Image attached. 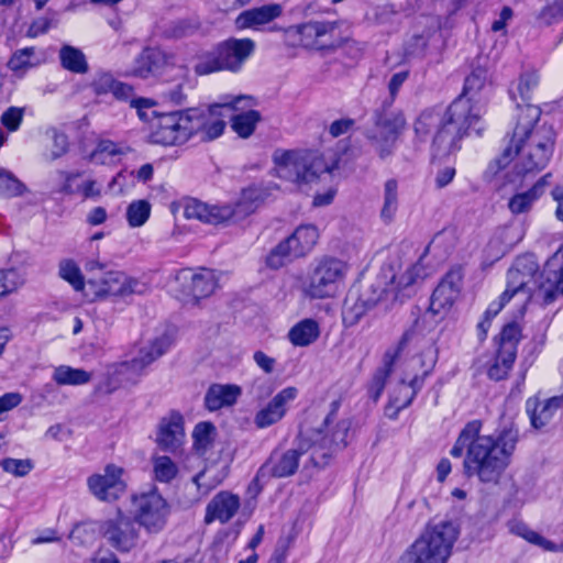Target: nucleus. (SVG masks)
Returning a JSON list of instances; mask_svg holds the SVG:
<instances>
[{
  "mask_svg": "<svg viewBox=\"0 0 563 563\" xmlns=\"http://www.w3.org/2000/svg\"><path fill=\"white\" fill-rule=\"evenodd\" d=\"M241 507L240 497L231 492L222 490L208 503L205 514V523L213 521L225 523L230 521Z\"/></svg>",
  "mask_w": 563,
  "mask_h": 563,
  "instance_id": "obj_26",
  "label": "nucleus"
},
{
  "mask_svg": "<svg viewBox=\"0 0 563 563\" xmlns=\"http://www.w3.org/2000/svg\"><path fill=\"white\" fill-rule=\"evenodd\" d=\"M59 58L63 67L76 74H84L88 70V63L84 53L70 45H65L59 51Z\"/></svg>",
  "mask_w": 563,
  "mask_h": 563,
  "instance_id": "obj_43",
  "label": "nucleus"
},
{
  "mask_svg": "<svg viewBox=\"0 0 563 563\" xmlns=\"http://www.w3.org/2000/svg\"><path fill=\"white\" fill-rule=\"evenodd\" d=\"M174 338L172 333H161L141 349L139 357L132 360L130 363L120 364L119 373L126 375L125 382H134V377L147 365L161 357L172 346Z\"/></svg>",
  "mask_w": 563,
  "mask_h": 563,
  "instance_id": "obj_19",
  "label": "nucleus"
},
{
  "mask_svg": "<svg viewBox=\"0 0 563 563\" xmlns=\"http://www.w3.org/2000/svg\"><path fill=\"white\" fill-rule=\"evenodd\" d=\"M406 126V119L401 112H390L380 117L374 128L367 132L372 146L380 158L391 155L398 135Z\"/></svg>",
  "mask_w": 563,
  "mask_h": 563,
  "instance_id": "obj_18",
  "label": "nucleus"
},
{
  "mask_svg": "<svg viewBox=\"0 0 563 563\" xmlns=\"http://www.w3.org/2000/svg\"><path fill=\"white\" fill-rule=\"evenodd\" d=\"M58 274L64 280L69 283L75 290H82L85 292L87 283L84 282L80 268L74 261H62L58 266Z\"/></svg>",
  "mask_w": 563,
  "mask_h": 563,
  "instance_id": "obj_48",
  "label": "nucleus"
},
{
  "mask_svg": "<svg viewBox=\"0 0 563 563\" xmlns=\"http://www.w3.org/2000/svg\"><path fill=\"white\" fill-rule=\"evenodd\" d=\"M241 393L238 385H213L207 391L205 402L209 410L216 411L234 405Z\"/></svg>",
  "mask_w": 563,
  "mask_h": 563,
  "instance_id": "obj_34",
  "label": "nucleus"
},
{
  "mask_svg": "<svg viewBox=\"0 0 563 563\" xmlns=\"http://www.w3.org/2000/svg\"><path fill=\"white\" fill-rule=\"evenodd\" d=\"M350 266L346 262L324 257L318 261L308 274L303 292L311 299H331L341 295Z\"/></svg>",
  "mask_w": 563,
  "mask_h": 563,
  "instance_id": "obj_11",
  "label": "nucleus"
},
{
  "mask_svg": "<svg viewBox=\"0 0 563 563\" xmlns=\"http://www.w3.org/2000/svg\"><path fill=\"white\" fill-rule=\"evenodd\" d=\"M43 56L34 47L18 49L10 60L8 67L15 74L22 75L30 68L36 67L43 63Z\"/></svg>",
  "mask_w": 563,
  "mask_h": 563,
  "instance_id": "obj_38",
  "label": "nucleus"
},
{
  "mask_svg": "<svg viewBox=\"0 0 563 563\" xmlns=\"http://www.w3.org/2000/svg\"><path fill=\"white\" fill-rule=\"evenodd\" d=\"M101 192V185L95 179H85L78 185V194L84 198H99Z\"/></svg>",
  "mask_w": 563,
  "mask_h": 563,
  "instance_id": "obj_63",
  "label": "nucleus"
},
{
  "mask_svg": "<svg viewBox=\"0 0 563 563\" xmlns=\"http://www.w3.org/2000/svg\"><path fill=\"white\" fill-rule=\"evenodd\" d=\"M218 280V274L211 269H201L197 273L190 269L183 271L177 276L180 286L178 298L187 305H196L200 299L214 292Z\"/></svg>",
  "mask_w": 563,
  "mask_h": 563,
  "instance_id": "obj_17",
  "label": "nucleus"
},
{
  "mask_svg": "<svg viewBox=\"0 0 563 563\" xmlns=\"http://www.w3.org/2000/svg\"><path fill=\"white\" fill-rule=\"evenodd\" d=\"M539 19L547 24H551L563 19V0H552L543 7Z\"/></svg>",
  "mask_w": 563,
  "mask_h": 563,
  "instance_id": "obj_59",
  "label": "nucleus"
},
{
  "mask_svg": "<svg viewBox=\"0 0 563 563\" xmlns=\"http://www.w3.org/2000/svg\"><path fill=\"white\" fill-rule=\"evenodd\" d=\"M255 104L254 101L253 106L244 110H228V112H236L231 119V126L240 137L247 139L251 136L261 120L260 112L253 109Z\"/></svg>",
  "mask_w": 563,
  "mask_h": 563,
  "instance_id": "obj_36",
  "label": "nucleus"
},
{
  "mask_svg": "<svg viewBox=\"0 0 563 563\" xmlns=\"http://www.w3.org/2000/svg\"><path fill=\"white\" fill-rule=\"evenodd\" d=\"M147 140L165 147L183 146L192 140L187 109L162 112L152 122Z\"/></svg>",
  "mask_w": 563,
  "mask_h": 563,
  "instance_id": "obj_13",
  "label": "nucleus"
},
{
  "mask_svg": "<svg viewBox=\"0 0 563 563\" xmlns=\"http://www.w3.org/2000/svg\"><path fill=\"white\" fill-rule=\"evenodd\" d=\"M163 62V54L156 48H145L134 59L129 74L139 78H150L156 76Z\"/></svg>",
  "mask_w": 563,
  "mask_h": 563,
  "instance_id": "obj_32",
  "label": "nucleus"
},
{
  "mask_svg": "<svg viewBox=\"0 0 563 563\" xmlns=\"http://www.w3.org/2000/svg\"><path fill=\"white\" fill-rule=\"evenodd\" d=\"M130 104L136 110L140 120L148 123L150 125L162 113L155 110L156 101L151 98H133L131 99Z\"/></svg>",
  "mask_w": 563,
  "mask_h": 563,
  "instance_id": "obj_50",
  "label": "nucleus"
},
{
  "mask_svg": "<svg viewBox=\"0 0 563 563\" xmlns=\"http://www.w3.org/2000/svg\"><path fill=\"white\" fill-rule=\"evenodd\" d=\"M295 32L299 35L300 44L307 48H321V38L333 31L332 24L328 22H308L296 26Z\"/></svg>",
  "mask_w": 563,
  "mask_h": 563,
  "instance_id": "obj_35",
  "label": "nucleus"
},
{
  "mask_svg": "<svg viewBox=\"0 0 563 563\" xmlns=\"http://www.w3.org/2000/svg\"><path fill=\"white\" fill-rule=\"evenodd\" d=\"M152 213V205L146 199L132 200L125 209V220L129 228L137 229L144 227Z\"/></svg>",
  "mask_w": 563,
  "mask_h": 563,
  "instance_id": "obj_39",
  "label": "nucleus"
},
{
  "mask_svg": "<svg viewBox=\"0 0 563 563\" xmlns=\"http://www.w3.org/2000/svg\"><path fill=\"white\" fill-rule=\"evenodd\" d=\"M320 334L319 321L313 318H305L289 329L287 340L296 347H306L317 342Z\"/></svg>",
  "mask_w": 563,
  "mask_h": 563,
  "instance_id": "obj_30",
  "label": "nucleus"
},
{
  "mask_svg": "<svg viewBox=\"0 0 563 563\" xmlns=\"http://www.w3.org/2000/svg\"><path fill=\"white\" fill-rule=\"evenodd\" d=\"M23 117L24 108L10 107L1 114L0 121L8 132H15L20 128Z\"/></svg>",
  "mask_w": 563,
  "mask_h": 563,
  "instance_id": "obj_58",
  "label": "nucleus"
},
{
  "mask_svg": "<svg viewBox=\"0 0 563 563\" xmlns=\"http://www.w3.org/2000/svg\"><path fill=\"white\" fill-rule=\"evenodd\" d=\"M460 532V526L455 521L430 522L397 563H448Z\"/></svg>",
  "mask_w": 563,
  "mask_h": 563,
  "instance_id": "obj_5",
  "label": "nucleus"
},
{
  "mask_svg": "<svg viewBox=\"0 0 563 563\" xmlns=\"http://www.w3.org/2000/svg\"><path fill=\"white\" fill-rule=\"evenodd\" d=\"M493 92L486 69L476 68L465 79L463 96L443 112L427 110L415 123L417 135L435 131L432 147L438 156H446L460 148L466 134H481L485 129L486 103Z\"/></svg>",
  "mask_w": 563,
  "mask_h": 563,
  "instance_id": "obj_2",
  "label": "nucleus"
},
{
  "mask_svg": "<svg viewBox=\"0 0 563 563\" xmlns=\"http://www.w3.org/2000/svg\"><path fill=\"white\" fill-rule=\"evenodd\" d=\"M185 440V421L179 412L172 411L159 420L155 442L162 450L174 453L183 446Z\"/></svg>",
  "mask_w": 563,
  "mask_h": 563,
  "instance_id": "obj_22",
  "label": "nucleus"
},
{
  "mask_svg": "<svg viewBox=\"0 0 563 563\" xmlns=\"http://www.w3.org/2000/svg\"><path fill=\"white\" fill-rule=\"evenodd\" d=\"M1 466L4 472L16 476V477H23L27 475L32 468L33 463L29 459H4L1 462Z\"/></svg>",
  "mask_w": 563,
  "mask_h": 563,
  "instance_id": "obj_57",
  "label": "nucleus"
},
{
  "mask_svg": "<svg viewBox=\"0 0 563 563\" xmlns=\"http://www.w3.org/2000/svg\"><path fill=\"white\" fill-rule=\"evenodd\" d=\"M132 507L135 522L146 532L158 533L165 528L170 507L156 488L135 494Z\"/></svg>",
  "mask_w": 563,
  "mask_h": 563,
  "instance_id": "obj_14",
  "label": "nucleus"
},
{
  "mask_svg": "<svg viewBox=\"0 0 563 563\" xmlns=\"http://www.w3.org/2000/svg\"><path fill=\"white\" fill-rule=\"evenodd\" d=\"M284 8L279 3H267L261 7L242 11L234 20V26L239 31H261L266 25L282 16Z\"/></svg>",
  "mask_w": 563,
  "mask_h": 563,
  "instance_id": "obj_25",
  "label": "nucleus"
},
{
  "mask_svg": "<svg viewBox=\"0 0 563 563\" xmlns=\"http://www.w3.org/2000/svg\"><path fill=\"white\" fill-rule=\"evenodd\" d=\"M69 538L78 544H85L92 540L93 529L89 523L76 525L71 530Z\"/></svg>",
  "mask_w": 563,
  "mask_h": 563,
  "instance_id": "obj_60",
  "label": "nucleus"
},
{
  "mask_svg": "<svg viewBox=\"0 0 563 563\" xmlns=\"http://www.w3.org/2000/svg\"><path fill=\"white\" fill-rule=\"evenodd\" d=\"M461 276L459 273H449L434 289L429 311L434 317L443 319L452 309L460 294Z\"/></svg>",
  "mask_w": 563,
  "mask_h": 563,
  "instance_id": "obj_23",
  "label": "nucleus"
},
{
  "mask_svg": "<svg viewBox=\"0 0 563 563\" xmlns=\"http://www.w3.org/2000/svg\"><path fill=\"white\" fill-rule=\"evenodd\" d=\"M79 174L58 172L53 176V181L58 191L65 194H78Z\"/></svg>",
  "mask_w": 563,
  "mask_h": 563,
  "instance_id": "obj_56",
  "label": "nucleus"
},
{
  "mask_svg": "<svg viewBox=\"0 0 563 563\" xmlns=\"http://www.w3.org/2000/svg\"><path fill=\"white\" fill-rule=\"evenodd\" d=\"M153 477L159 483H169L178 475V465L167 455L152 456Z\"/></svg>",
  "mask_w": 563,
  "mask_h": 563,
  "instance_id": "obj_45",
  "label": "nucleus"
},
{
  "mask_svg": "<svg viewBox=\"0 0 563 563\" xmlns=\"http://www.w3.org/2000/svg\"><path fill=\"white\" fill-rule=\"evenodd\" d=\"M254 104L249 95H223L209 104L187 108L191 136L202 142L219 139L227 128L228 110H244Z\"/></svg>",
  "mask_w": 563,
  "mask_h": 563,
  "instance_id": "obj_6",
  "label": "nucleus"
},
{
  "mask_svg": "<svg viewBox=\"0 0 563 563\" xmlns=\"http://www.w3.org/2000/svg\"><path fill=\"white\" fill-rule=\"evenodd\" d=\"M427 276L428 269L422 258L415 263L384 266L372 284V291H380V296L386 299V306H388L409 292L415 285L422 282Z\"/></svg>",
  "mask_w": 563,
  "mask_h": 563,
  "instance_id": "obj_12",
  "label": "nucleus"
},
{
  "mask_svg": "<svg viewBox=\"0 0 563 563\" xmlns=\"http://www.w3.org/2000/svg\"><path fill=\"white\" fill-rule=\"evenodd\" d=\"M25 279L16 269H0V298L23 286Z\"/></svg>",
  "mask_w": 563,
  "mask_h": 563,
  "instance_id": "obj_53",
  "label": "nucleus"
},
{
  "mask_svg": "<svg viewBox=\"0 0 563 563\" xmlns=\"http://www.w3.org/2000/svg\"><path fill=\"white\" fill-rule=\"evenodd\" d=\"M539 77L536 73L522 74L515 86H512L510 93L514 99L519 97L522 101L530 98L531 91L538 86Z\"/></svg>",
  "mask_w": 563,
  "mask_h": 563,
  "instance_id": "obj_51",
  "label": "nucleus"
},
{
  "mask_svg": "<svg viewBox=\"0 0 563 563\" xmlns=\"http://www.w3.org/2000/svg\"><path fill=\"white\" fill-rule=\"evenodd\" d=\"M99 530L107 543L120 553L132 551L140 539L134 521L120 510L115 516L103 520Z\"/></svg>",
  "mask_w": 563,
  "mask_h": 563,
  "instance_id": "obj_15",
  "label": "nucleus"
},
{
  "mask_svg": "<svg viewBox=\"0 0 563 563\" xmlns=\"http://www.w3.org/2000/svg\"><path fill=\"white\" fill-rule=\"evenodd\" d=\"M225 71L240 73L253 56L256 44L252 38L230 37L218 44Z\"/></svg>",
  "mask_w": 563,
  "mask_h": 563,
  "instance_id": "obj_21",
  "label": "nucleus"
},
{
  "mask_svg": "<svg viewBox=\"0 0 563 563\" xmlns=\"http://www.w3.org/2000/svg\"><path fill=\"white\" fill-rule=\"evenodd\" d=\"M295 256H303L312 251L319 240V230L312 224L299 225L294 233L285 239Z\"/></svg>",
  "mask_w": 563,
  "mask_h": 563,
  "instance_id": "obj_33",
  "label": "nucleus"
},
{
  "mask_svg": "<svg viewBox=\"0 0 563 563\" xmlns=\"http://www.w3.org/2000/svg\"><path fill=\"white\" fill-rule=\"evenodd\" d=\"M399 206L398 183L395 179H388L384 185V202L380 210V217L385 222L394 220Z\"/></svg>",
  "mask_w": 563,
  "mask_h": 563,
  "instance_id": "obj_46",
  "label": "nucleus"
},
{
  "mask_svg": "<svg viewBox=\"0 0 563 563\" xmlns=\"http://www.w3.org/2000/svg\"><path fill=\"white\" fill-rule=\"evenodd\" d=\"M23 400V397L19 393H7L0 397V421L3 419V416L18 407Z\"/></svg>",
  "mask_w": 563,
  "mask_h": 563,
  "instance_id": "obj_62",
  "label": "nucleus"
},
{
  "mask_svg": "<svg viewBox=\"0 0 563 563\" xmlns=\"http://www.w3.org/2000/svg\"><path fill=\"white\" fill-rule=\"evenodd\" d=\"M87 269L90 277L85 288V297L89 301L112 297L125 298L141 292L140 283L123 272L106 269V266L98 262L89 263Z\"/></svg>",
  "mask_w": 563,
  "mask_h": 563,
  "instance_id": "obj_10",
  "label": "nucleus"
},
{
  "mask_svg": "<svg viewBox=\"0 0 563 563\" xmlns=\"http://www.w3.org/2000/svg\"><path fill=\"white\" fill-rule=\"evenodd\" d=\"M379 303L386 305V299L380 296V291L373 292L371 286L369 289L353 303L349 300L345 302L343 320L350 325L355 324L367 312V310Z\"/></svg>",
  "mask_w": 563,
  "mask_h": 563,
  "instance_id": "obj_31",
  "label": "nucleus"
},
{
  "mask_svg": "<svg viewBox=\"0 0 563 563\" xmlns=\"http://www.w3.org/2000/svg\"><path fill=\"white\" fill-rule=\"evenodd\" d=\"M115 79L109 74H100L92 82V87L98 95L111 92Z\"/></svg>",
  "mask_w": 563,
  "mask_h": 563,
  "instance_id": "obj_64",
  "label": "nucleus"
},
{
  "mask_svg": "<svg viewBox=\"0 0 563 563\" xmlns=\"http://www.w3.org/2000/svg\"><path fill=\"white\" fill-rule=\"evenodd\" d=\"M420 363V358H412L405 364V375L391 397L393 405L398 410L408 407L422 386L427 372L423 371L421 374L416 372Z\"/></svg>",
  "mask_w": 563,
  "mask_h": 563,
  "instance_id": "obj_24",
  "label": "nucleus"
},
{
  "mask_svg": "<svg viewBox=\"0 0 563 563\" xmlns=\"http://www.w3.org/2000/svg\"><path fill=\"white\" fill-rule=\"evenodd\" d=\"M543 274L545 282L540 284L548 298L563 295V244L545 263Z\"/></svg>",
  "mask_w": 563,
  "mask_h": 563,
  "instance_id": "obj_29",
  "label": "nucleus"
},
{
  "mask_svg": "<svg viewBox=\"0 0 563 563\" xmlns=\"http://www.w3.org/2000/svg\"><path fill=\"white\" fill-rule=\"evenodd\" d=\"M123 154V150L110 140L98 142L95 150L88 155V159L97 165H107L114 162L115 157Z\"/></svg>",
  "mask_w": 563,
  "mask_h": 563,
  "instance_id": "obj_44",
  "label": "nucleus"
},
{
  "mask_svg": "<svg viewBox=\"0 0 563 563\" xmlns=\"http://www.w3.org/2000/svg\"><path fill=\"white\" fill-rule=\"evenodd\" d=\"M537 264L532 256L527 255L517 260L507 272V285L505 291L489 303L485 311L484 320L477 325L481 339H485L490 327V320L496 317L511 298H517L519 303L527 302L531 297L529 288L530 279L534 278Z\"/></svg>",
  "mask_w": 563,
  "mask_h": 563,
  "instance_id": "obj_9",
  "label": "nucleus"
},
{
  "mask_svg": "<svg viewBox=\"0 0 563 563\" xmlns=\"http://www.w3.org/2000/svg\"><path fill=\"white\" fill-rule=\"evenodd\" d=\"M520 340V328L516 323L504 327L498 340V350L505 352L507 357L517 355V344Z\"/></svg>",
  "mask_w": 563,
  "mask_h": 563,
  "instance_id": "obj_47",
  "label": "nucleus"
},
{
  "mask_svg": "<svg viewBox=\"0 0 563 563\" xmlns=\"http://www.w3.org/2000/svg\"><path fill=\"white\" fill-rule=\"evenodd\" d=\"M53 145L51 150V155L53 158H58L64 155L68 150V139L67 136L58 131H52Z\"/></svg>",
  "mask_w": 563,
  "mask_h": 563,
  "instance_id": "obj_61",
  "label": "nucleus"
},
{
  "mask_svg": "<svg viewBox=\"0 0 563 563\" xmlns=\"http://www.w3.org/2000/svg\"><path fill=\"white\" fill-rule=\"evenodd\" d=\"M541 111L531 103L518 106L510 130L503 139L501 153L493 159L485 178L501 188L516 185L530 173H537L549 164L555 146L554 132L537 126Z\"/></svg>",
  "mask_w": 563,
  "mask_h": 563,
  "instance_id": "obj_1",
  "label": "nucleus"
},
{
  "mask_svg": "<svg viewBox=\"0 0 563 563\" xmlns=\"http://www.w3.org/2000/svg\"><path fill=\"white\" fill-rule=\"evenodd\" d=\"M25 191L24 185L11 173L0 169V195L15 197Z\"/></svg>",
  "mask_w": 563,
  "mask_h": 563,
  "instance_id": "obj_55",
  "label": "nucleus"
},
{
  "mask_svg": "<svg viewBox=\"0 0 563 563\" xmlns=\"http://www.w3.org/2000/svg\"><path fill=\"white\" fill-rule=\"evenodd\" d=\"M509 531L529 543L540 547L544 551H556L558 547L554 542L532 530L522 521H512L509 523Z\"/></svg>",
  "mask_w": 563,
  "mask_h": 563,
  "instance_id": "obj_41",
  "label": "nucleus"
},
{
  "mask_svg": "<svg viewBox=\"0 0 563 563\" xmlns=\"http://www.w3.org/2000/svg\"><path fill=\"white\" fill-rule=\"evenodd\" d=\"M343 438L344 434L341 431L329 434L316 430L311 434H301L295 449L272 455L269 461L261 468L260 474H268L279 478L291 476L296 473L302 455H308L312 466H324L333 451L344 445Z\"/></svg>",
  "mask_w": 563,
  "mask_h": 563,
  "instance_id": "obj_4",
  "label": "nucleus"
},
{
  "mask_svg": "<svg viewBox=\"0 0 563 563\" xmlns=\"http://www.w3.org/2000/svg\"><path fill=\"white\" fill-rule=\"evenodd\" d=\"M217 428L209 421L197 423L192 430V448L199 454H205L217 439Z\"/></svg>",
  "mask_w": 563,
  "mask_h": 563,
  "instance_id": "obj_40",
  "label": "nucleus"
},
{
  "mask_svg": "<svg viewBox=\"0 0 563 563\" xmlns=\"http://www.w3.org/2000/svg\"><path fill=\"white\" fill-rule=\"evenodd\" d=\"M266 197L265 191L256 186L244 189L234 203H207L197 199L189 200L185 206V217L209 224H221L239 221L253 213Z\"/></svg>",
  "mask_w": 563,
  "mask_h": 563,
  "instance_id": "obj_8",
  "label": "nucleus"
},
{
  "mask_svg": "<svg viewBox=\"0 0 563 563\" xmlns=\"http://www.w3.org/2000/svg\"><path fill=\"white\" fill-rule=\"evenodd\" d=\"M563 406V397L555 396L547 399L530 398L527 401V412L536 429L547 426L555 412Z\"/></svg>",
  "mask_w": 563,
  "mask_h": 563,
  "instance_id": "obj_28",
  "label": "nucleus"
},
{
  "mask_svg": "<svg viewBox=\"0 0 563 563\" xmlns=\"http://www.w3.org/2000/svg\"><path fill=\"white\" fill-rule=\"evenodd\" d=\"M516 356L510 358L506 356L505 352L497 351V354L487 369V374L492 379L499 380L505 378L510 372Z\"/></svg>",
  "mask_w": 563,
  "mask_h": 563,
  "instance_id": "obj_52",
  "label": "nucleus"
},
{
  "mask_svg": "<svg viewBox=\"0 0 563 563\" xmlns=\"http://www.w3.org/2000/svg\"><path fill=\"white\" fill-rule=\"evenodd\" d=\"M295 253L286 240L278 243L266 256L265 264L272 269H278L295 258Z\"/></svg>",
  "mask_w": 563,
  "mask_h": 563,
  "instance_id": "obj_49",
  "label": "nucleus"
},
{
  "mask_svg": "<svg viewBox=\"0 0 563 563\" xmlns=\"http://www.w3.org/2000/svg\"><path fill=\"white\" fill-rule=\"evenodd\" d=\"M194 68L195 73L199 76L225 71L223 63L221 60L219 46L217 45L212 51L201 52L197 56V60Z\"/></svg>",
  "mask_w": 563,
  "mask_h": 563,
  "instance_id": "obj_42",
  "label": "nucleus"
},
{
  "mask_svg": "<svg viewBox=\"0 0 563 563\" xmlns=\"http://www.w3.org/2000/svg\"><path fill=\"white\" fill-rule=\"evenodd\" d=\"M552 174L547 173L540 177L528 190L517 192L509 198L508 209L515 214L528 213L534 203L544 195L551 184Z\"/></svg>",
  "mask_w": 563,
  "mask_h": 563,
  "instance_id": "obj_27",
  "label": "nucleus"
},
{
  "mask_svg": "<svg viewBox=\"0 0 563 563\" xmlns=\"http://www.w3.org/2000/svg\"><path fill=\"white\" fill-rule=\"evenodd\" d=\"M231 459L228 457L220 466V474L217 478H214L212 482L206 483L203 482L205 476L211 472V468L207 466L203 471L198 473L196 476H194L192 482L197 486V489L202 492L203 494H207L210 489H212L214 486L220 484L222 479L228 474V468L230 464Z\"/></svg>",
  "mask_w": 563,
  "mask_h": 563,
  "instance_id": "obj_54",
  "label": "nucleus"
},
{
  "mask_svg": "<svg viewBox=\"0 0 563 563\" xmlns=\"http://www.w3.org/2000/svg\"><path fill=\"white\" fill-rule=\"evenodd\" d=\"M92 374L82 368L58 365L53 368L52 380L58 386H81L88 384Z\"/></svg>",
  "mask_w": 563,
  "mask_h": 563,
  "instance_id": "obj_37",
  "label": "nucleus"
},
{
  "mask_svg": "<svg viewBox=\"0 0 563 563\" xmlns=\"http://www.w3.org/2000/svg\"><path fill=\"white\" fill-rule=\"evenodd\" d=\"M298 395L299 389L295 386L280 389L265 406L256 411L253 419L255 427L266 429L282 421Z\"/></svg>",
  "mask_w": 563,
  "mask_h": 563,
  "instance_id": "obj_20",
  "label": "nucleus"
},
{
  "mask_svg": "<svg viewBox=\"0 0 563 563\" xmlns=\"http://www.w3.org/2000/svg\"><path fill=\"white\" fill-rule=\"evenodd\" d=\"M481 430L479 421L468 422L450 453L461 457L466 450V475L475 476L482 483H497L511 462L519 439L518 429L509 426L493 434H482Z\"/></svg>",
  "mask_w": 563,
  "mask_h": 563,
  "instance_id": "obj_3",
  "label": "nucleus"
},
{
  "mask_svg": "<svg viewBox=\"0 0 563 563\" xmlns=\"http://www.w3.org/2000/svg\"><path fill=\"white\" fill-rule=\"evenodd\" d=\"M125 474L124 467L109 463L87 478L88 489L100 501H115L126 492Z\"/></svg>",
  "mask_w": 563,
  "mask_h": 563,
  "instance_id": "obj_16",
  "label": "nucleus"
},
{
  "mask_svg": "<svg viewBox=\"0 0 563 563\" xmlns=\"http://www.w3.org/2000/svg\"><path fill=\"white\" fill-rule=\"evenodd\" d=\"M274 175L298 187L317 181L334 169L324 154L317 151L277 150L273 155Z\"/></svg>",
  "mask_w": 563,
  "mask_h": 563,
  "instance_id": "obj_7",
  "label": "nucleus"
}]
</instances>
